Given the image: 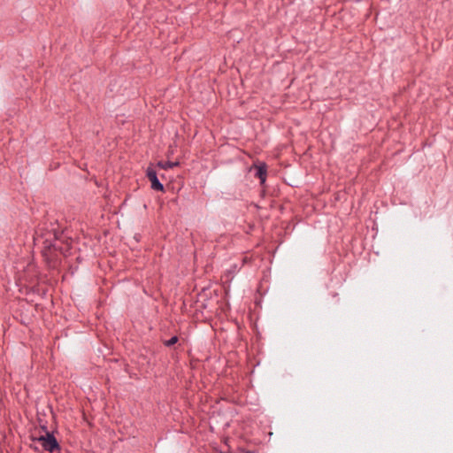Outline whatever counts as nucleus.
Listing matches in <instances>:
<instances>
[{
	"label": "nucleus",
	"mask_w": 453,
	"mask_h": 453,
	"mask_svg": "<svg viewBox=\"0 0 453 453\" xmlns=\"http://www.w3.org/2000/svg\"><path fill=\"white\" fill-rule=\"evenodd\" d=\"M34 242L41 246L42 255L49 265L55 266L58 255L66 257L72 248V240L58 220L40 224L35 230Z\"/></svg>",
	"instance_id": "obj_1"
},
{
	"label": "nucleus",
	"mask_w": 453,
	"mask_h": 453,
	"mask_svg": "<svg viewBox=\"0 0 453 453\" xmlns=\"http://www.w3.org/2000/svg\"><path fill=\"white\" fill-rule=\"evenodd\" d=\"M146 176L150 181V188L153 190L161 192L165 191L164 185L159 181L157 172L153 166L150 165L146 169Z\"/></svg>",
	"instance_id": "obj_2"
},
{
	"label": "nucleus",
	"mask_w": 453,
	"mask_h": 453,
	"mask_svg": "<svg viewBox=\"0 0 453 453\" xmlns=\"http://www.w3.org/2000/svg\"><path fill=\"white\" fill-rule=\"evenodd\" d=\"M42 449L50 453H54L56 451L60 450V445L56 437L53 435V434L50 432L46 433L45 440L44 442L42 443Z\"/></svg>",
	"instance_id": "obj_3"
},
{
	"label": "nucleus",
	"mask_w": 453,
	"mask_h": 453,
	"mask_svg": "<svg viewBox=\"0 0 453 453\" xmlns=\"http://www.w3.org/2000/svg\"><path fill=\"white\" fill-rule=\"evenodd\" d=\"M256 173L255 176L259 179L260 184H264L266 180L267 176V166L265 163H261L258 165H255Z\"/></svg>",
	"instance_id": "obj_4"
},
{
	"label": "nucleus",
	"mask_w": 453,
	"mask_h": 453,
	"mask_svg": "<svg viewBox=\"0 0 453 453\" xmlns=\"http://www.w3.org/2000/svg\"><path fill=\"white\" fill-rule=\"evenodd\" d=\"M180 165V163L178 161H174V162H172V161H165V162H163V161H159L157 163V166L164 169V170H168V169H172L173 167H176Z\"/></svg>",
	"instance_id": "obj_5"
},
{
	"label": "nucleus",
	"mask_w": 453,
	"mask_h": 453,
	"mask_svg": "<svg viewBox=\"0 0 453 453\" xmlns=\"http://www.w3.org/2000/svg\"><path fill=\"white\" fill-rule=\"evenodd\" d=\"M179 341V338L177 335H173V337H171L169 340L167 341H165L164 342V345L165 347H172L173 346L174 344H176Z\"/></svg>",
	"instance_id": "obj_6"
},
{
	"label": "nucleus",
	"mask_w": 453,
	"mask_h": 453,
	"mask_svg": "<svg viewBox=\"0 0 453 453\" xmlns=\"http://www.w3.org/2000/svg\"><path fill=\"white\" fill-rule=\"evenodd\" d=\"M44 440H45V434H42L38 437H36L35 435H31V441L34 442H37L41 448L42 447V443L44 442Z\"/></svg>",
	"instance_id": "obj_7"
},
{
	"label": "nucleus",
	"mask_w": 453,
	"mask_h": 453,
	"mask_svg": "<svg viewBox=\"0 0 453 453\" xmlns=\"http://www.w3.org/2000/svg\"><path fill=\"white\" fill-rule=\"evenodd\" d=\"M30 447L36 450V451H39L40 450V445L37 443V442H34L32 441V443L30 444Z\"/></svg>",
	"instance_id": "obj_8"
},
{
	"label": "nucleus",
	"mask_w": 453,
	"mask_h": 453,
	"mask_svg": "<svg viewBox=\"0 0 453 453\" xmlns=\"http://www.w3.org/2000/svg\"><path fill=\"white\" fill-rule=\"evenodd\" d=\"M331 296L334 298H337V302H339V295H338V293L333 292V293H331Z\"/></svg>",
	"instance_id": "obj_9"
},
{
	"label": "nucleus",
	"mask_w": 453,
	"mask_h": 453,
	"mask_svg": "<svg viewBox=\"0 0 453 453\" xmlns=\"http://www.w3.org/2000/svg\"><path fill=\"white\" fill-rule=\"evenodd\" d=\"M41 428L44 431L45 434L49 432L46 425L41 426Z\"/></svg>",
	"instance_id": "obj_10"
}]
</instances>
